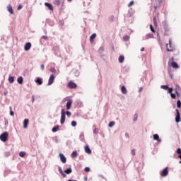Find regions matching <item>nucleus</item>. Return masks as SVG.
<instances>
[{
	"label": "nucleus",
	"instance_id": "1",
	"mask_svg": "<svg viewBox=\"0 0 181 181\" xmlns=\"http://www.w3.org/2000/svg\"><path fill=\"white\" fill-rule=\"evenodd\" d=\"M66 115H67L69 117H70L71 116V112L69 110L66 111V110L64 108L62 109L61 119H60V122L62 124H64L65 123Z\"/></svg>",
	"mask_w": 181,
	"mask_h": 181
},
{
	"label": "nucleus",
	"instance_id": "2",
	"mask_svg": "<svg viewBox=\"0 0 181 181\" xmlns=\"http://www.w3.org/2000/svg\"><path fill=\"white\" fill-rule=\"evenodd\" d=\"M163 28H164V36H169V32H170V29L168 27V23L167 20H164V21H163Z\"/></svg>",
	"mask_w": 181,
	"mask_h": 181
},
{
	"label": "nucleus",
	"instance_id": "3",
	"mask_svg": "<svg viewBox=\"0 0 181 181\" xmlns=\"http://www.w3.org/2000/svg\"><path fill=\"white\" fill-rule=\"evenodd\" d=\"M8 139V132H4L0 135V140L2 142H6Z\"/></svg>",
	"mask_w": 181,
	"mask_h": 181
},
{
	"label": "nucleus",
	"instance_id": "4",
	"mask_svg": "<svg viewBox=\"0 0 181 181\" xmlns=\"http://www.w3.org/2000/svg\"><path fill=\"white\" fill-rule=\"evenodd\" d=\"M168 174H169L168 167L164 168V169H163L161 172H160V175H161V177H167Z\"/></svg>",
	"mask_w": 181,
	"mask_h": 181
},
{
	"label": "nucleus",
	"instance_id": "5",
	"mask_svg": "<svg viewBox=\"0 0 181 181\" xmlns=\"http://www.w3.org/2000/svg\"><path fill=\"white\" fill-rule=\"evenodd\" d=\"M53 51H54V54H55L57 57H60V56H61V52H60V49H59V46H54V47H53Z\"/></svg>",
	"mask_w": 181,
	"mask_h": 181
},
{
	"label": "nucleus",
	"instance_id": "6",
	"mask_svg": "<svg viewBox=\"0 0 181 181\" xmlns=\"http://www.w3.org/2000/svg\"><path fill=\"white\" fill-rule=\"evenodd\" d=\"M175 112H177V115H175V122L179 123L181 121L180 110L178 109H175Z\"/></svg>",
	"mask_w": 181,
	"mask_h": 181
},
{
	"label": "nucleus",
	"instance_id": "7",
	"mask_svg": "<svg viewBox=\"0 0 181 181\" xmlns=\"http://www.w3.org/2000/svg\"><path fill=\"white\" fill-rule=\"evenodd\" d=\"M68 86L69 88L76 89L77 88V84L73 81H70L68 84Z\"/></svg>",
	"mask_w": 181,
	"mask_h": 181
},
{
	"label": "nucleus",
	"instance_id": "8",
	"mask_svg": "<svg viewBox=\"0 0 181 181\" xmlns=\"http://www.w3.org/2000/svg\"><path fill=\"white\" fill-rule=\"evenodd\" d=\"M72 103H73L72 99H68L66 105V107L67 110H71V106H72Z\"/></svg>",
	"mask_w": 181,
	"mask_h": 181
},
{
	"label": "nucleus",
	"instance_id": "9",
	"mask_svg": "<svg viewBox=\"0 0 181 181\" xmlns=\"http://www.w3.org/2000/svg\"><path fill=\"white\" fill-rule=\"evenodd\" d=\"M55 79V76L54 74H51L49 78V82H48V86H51L54 83Z\"/></svg>",
	"mask_w": 181,
	"mask_h": 181
},
{
	"label": "nucleus",
	"instance_id": "10",
	"mask_svg": "<svg viewBox=\"0 0 181 181\" xmlns=\"http://www.w3.org/2000/svg\"><path fill=\"white\" fill-rule=\"evenodd\" d=\"M59 158L61 159V161L62 162V163H66V157L64 155V153H59Z\"/></svg>",
	"mask_w": 181,
	"mask_h": 181
},
{
	"label": "nucleus",
	"instance_id": "11",
	"mask_svg": "<svg viewBox=\"0 0 181 181\" xmlns=\"http://www.w3.org/2000/svg\"><path fill=\"white\" fill-rule=\"evenodd\" d=\"M35 83L38 85V86H42L43 83V79L41 77H37L35 78Z\"/></svg>",
	"mask_w": 181,
	"mask_h": 181
},
{
	"label": "nucleus",
	"instance_id": "12",
	"mask_svg": "<svg viewBox=\"0 0 181 181\" xmlns=\"http://www.w3.org/2000/svg\"><path fill=\"white\" fill-rule=\"evenodd\" d=\"M31 47H32L31 42H26L25 45V47H24L25 51H26V52L29 51Z\"/></svg>",
	"mask_w": 181,
	"mask_h": 181
},
{
	"label": "nucleus",
	"instance_id": "13",
	"mask_svg": "<svg viewBox=\"0 0 181 181\" xmlns=\"http://www.w3.org/2000/svg\"><path fill=\"white\" fill-rule=\"evenodd\" d=\"M153 139L157 141V142H158V143H160L162 141V139L160 138V136L158 134H154L153 135Z\"/></svg>",
	"mask_w": 181,
	"mask_h": 181
},
{
	"label": "nucleus",
	"instance_id": "14",
	"mask_svg": "<svg viewBox=\"0 0 181 181\" xmlns=\"http://www.w3.org/2000/svg\"><path fill=\"white\" fill-rule=\"evenodd\" d=\"M45 6L48 8V9L51 11H54V8L52 4L49 3V2H45Z\"/></svg>",
	"mask_w": 181,
	"mask_h": 181
},
{
	"label": "nucleus",
	"instance_id": "15",
	"mask_svg": "<svg viewBox=\"0 0 181 181\" xmlns=\"http://www.w3.org/2000/svg\"><path fill=\"white\" fill-rule=\"evenodd\" d=\"M85 151L88 154H91L92 153V150H91V148H90V146L88 145L85 146Z\"/></svg>",
	"mask_w": 181,
	"mask_h": 181
},
{
	"label": "nucleus",
	"instance_id": "16",
	"mask_svg": "<svg viewBox=\"0 0 181 181\" xmlns=\"http://www.w3.org/2000/svg\"><path fill=\"white\" fill-rule=\"evenodd\" d=\"M29 124V119L28 118H25L23 121V128L27 129Z\"/></svg>",
	"mask_w": 181,
	"mask_h": 181
},
{
	"label": "nucleus",
	"instance_id": "17",
	"mask_svg": "<svg viewBox=\"0 0 181 181\" xmlns=\"http://www.w3.org/2000/svg\"><path fill=\"white\" fill-rule=\"evenodd\" d=\"M7 9H8V11L10 13V14L13 15L14 13L13 7L11 4L7 6Z\"/></svg>",
	"mask_w": 181,
	"mask_h": 181
},
{
	"label": "nucleus",
	"instance_id": "18",
	"mask_svg": "<svg viewBox=\"0 0 181 181\" xmlns=\"http://www.w3.org/2000/svg\"><path fill=\"white\" fill-rule=\"evenodd\" d=\"M171 66H173V68L174 69H179V65L177 62L175 61L171 62Z\"/></svg>",
	"mask_w": 181,
	"mask_h": 181
},
{
	"label": "nucleus",
	"instance_id": "19",
	"mask_svg": "<svg viewBox=\"0 0 181 181\" xmlns=\"http://www.w3.org/2000/svg\"><path fill=\"white\" fill-rule=\"evenodd\" d=\"M59 173L63 176V177H66V174L62 170V167L58 168Z\"/></svg>",
	"mask_w": 181,
	"mask_h": 181
},
{
	"label": "nucleus",
	"instance_id": "20",
	"mask_svg": "<svg viewBox=\"0 0 181 181\" xmlns=\"http://www.w3.org/2000/svg\"><path fill=\"white\" fill-rule=\"evenodd\" d=\"M96 37H97V34H96L95 33H93V34L91 35V36L90 37V42L91 43H93Z\"/></svg>",
	"mask_w": 181,
	"mask_h": 181
},
{
	"label": "nucleus",
	"instance_id": "21",
	"mask_svg": "<svg viewBox=\"0 0 181 181\" xmlns=\"http://www.w3.org/2000/svg\"><path fill=\"white\" fill-rule=\"evenodd\" d=\"M71 158H76L78 156V153L77 152V151H74L72 153H71Z\"/></svg>",
	"mask_w": 181,
	"mask_h": 181
},
{
	"label": "nucleus",
	"instance_id": "22",
	"mask_svg": "<svg viewBox=\"0 0 181 181\" xmlns=\"http://www.w3.org/2000/svg\"><path fill=\"white\" fill-rule=\"evenodd\" d=\"M72 172H73V170H72L71 167L68 168H66V169L64 170L65 174H67V175L71 174Z\"/></svg>",
	"mask_w": 181,
	"mask_h": 181
},
{
	"label": "nucleus",
	"instance_id": "23",
	"mask_svg": "<svg viewBox=\"0 0 181 181\" xmlns=\"http://www.w3.org/2000/svg\"><path fill=\"white\" fill-rule=\"evenodd\" d=\"M17 82L18 84L22 85L23 83V78L22 76H19L17 79Z\"/></svg>",
	"mask_w": 181,
	"mask_h": 181
},
{
	"label": "nucleus",
	"instance_id": "24",
	"mask_svg": "<svg viewBox=\"0 0 181 181\" xmlns=\"http://www.w3.org/2000/svg\"><path fill=\"white\" fill-rule=\"evenodd\" d=\"M121 90H122V93H123L124 95H126L127 93V89L125 86H122Z\"/></svg>",
	"mask_w": 181,
	"mask_h": 181
},
{
	"label": "nucleus",
	"instance_id": "25",
	"mask_svg": "<svg viewBox=\"0 0 181 181\" xmlns=\"http://www.w3.org/2000/svg\"><path fill=\"white\" fill-rule=\"evenodd\" d=\"M125 59V57L124 55L119 56V63L122 64Z\"/></svg>",
	"mask_w": 181,
	"mask_h": 181
},
{
	"label": "nucleus",
	"instance_id": "26",
	"mask_svg": "<svg viewBox=\"0 0 181 181\" xmlns=\"http://www.w3.org/2000/svg\"><path fill=\"white\" fill-rule=\"evenodd\" d=\"M59 124H57L56 126H54V127L52 128V132H53V133L57 132V131L59 130Z\"/></svg>",
	"mask_w": 181,
	"mask_h": 181
},
{
	"label": "nucleus",
	"instance_id": "27",
	"mask_svg": "<svg viewBox=\"0 0 181 181\" xmlns=\"http://www.w3.org/2000/svg\"><path fill=\"white\" fill-rule=\"evenodd\" d=\"M177 158L181 160V148H177Z\"/></svg>",
	"mask_w": 181,
	"mask_h": 181
},
{
	"label": "nucleus",
	"instance_id": "28",
	"mask_svg": "<svg viewBox=\"0 0 181 181\" xmlns=\"http://www.w3.org/2000/svg\"><path fill=\"white\" fill-rule=\"evenodd\" d=\"M14 79H15V76H9V78H8V82H9L11 84H12V83H14Z\"/></svg>",
	"mask_w": 181,
	"mask_h": 181
},
{
	"label": "nucleus",
	"instance_id": "29",
	"mask_svg": "<svg viewBox=\"0 0 181 181\" xmlns=\"http://www.w3.org/2000/svg\"><path fill=\"white\" fill-rule=\"evenodd\" d=\"M171 71H172L171 68L168 67V75H170V78H171V79H173L174 74Z\"/></svg>",
	"mask_w": 181,
	"mask_h": 181
},
{
	"label": "nucleus",
	"instance_id": "30",
	"mask_svg": "<svg viewBox=\"0 0 181 181\" xmlns=\"http://www.w3.org/2000/svg\"><path fill=\"white\" fill-rule=\"evenodd\" d=\"M154 35L153 33H147V35H146V39L148 40L149 38H153Z\"/></svg>",
	"mask_w": 181,
	"mask_h": 181
},
{
	"label": "nucleus",
	"instance_id": "31",
	"mask_svg": "<svg viewBox=\"0 0 181 181\" xmlns=\"http://www.w3.org/2000/svg\"><path fill=\"white\" fill-rule=\"evenodd\" d=\"M174 90V88L173 87H169L168 89H167V93L172 94Z\"/></svg>",
	"mask_w": 181,
	"mask_h": 181
},
{
	"label": "nucleus",
	"instance_id": "32",
	"mask_svg": "<svg viewBox=\"0 0 181 181\" xmlns=\"http://www.w3.org/2000/svg\"><path fill=\"white\" fill-rule=\"evenodd\" d=\"M160 88L163 90H168L169 89V86L168 85H161Z\"/></svg>",
	"mask_w": 181,
	"mask_h": 181
},
{
	"label": "nucleus",
	"instance_id": "33",
	"mask_svg": "<svg viewBox=\"0 0 181 181\" xmlns=\"http://www.w3.org/2000/svg\"><path fill=\"white\" fill-rule=\"evenodd\" d=\"M130 37L127 35L123 36V41L128 42L129 40Z\"/></svg>",
	"mask_w": 181,
	"mask_h": 181
},
{
	"label": "nucleus",
	"instance_id": "34",
	"mask_svg": "<svg viewBox=\"0 0 181 181\" xmlns=\"http://www.w3.org/2000/svg\"><path fill=\"white\" fill-rule=\"evenodd\" d=\"M115 121H110V122H109V124H108V127H110V128H112L113 126H115Z\"/></svg>",
	"mask_w": 181,
	"mask_h": 181
},
{
	"label": "nucleus",
	"instance_id": "35",
	"mask_svg": "<svg viewBox=\"0 0 181 181\" xmlns=\"http://www.w3.org/2000/svg\"><path fill=\"white\" fill-rule=\"evenodd\" d=\"M25 155H26V152H25V151H21V152L19 153V156H20V157H21V158L25 157Z\"/></svg>",
	"mask_w": 181,
	"mask_h": 181
},
{
	"label": "nucleus",
	"instance_id": "36",
	"mask_svg": "<svg viewBox=\"0 0 181 181\" xmlns=\"http://www.w3.org/2000/svg\"><path fill=\"white\" fill-rule=\"evenodd\" d=\"M150 30L151 31V33H156V30L154 28V27L153 26L152 24H150Z\"/></svg>",
	"mask_w": 181,
	"mask_h": 181
},
{
	"label": "nucleus",
	"instance_id": "37",
	"mask_svg": "<svg viewBox=\"0 0 181 181\" xmlns=\"http://www.w3.org/2000/svg\"><path fill=\"white\" fill-rule=\"evenodd\" d=\"M54 4L59 6L61 4L60 0H54Z\"/></svg>",
	"mask_w": 181,
	"mask_h": 181
},
{
	"label": "nucleus",
	"instance_id": "38",
	"mask_svg": "<svg viewBox=\"0 0 181 181\" xmlns=\"http://www.w3.org/2000/svg\"><path fill=\"white\" fill-rule=\"evenodd\" d=\"M177 107L179 109L181 108V100H177Z\"/></svg>",
	"mask_w": 181,
	"mask_h": 181
},
{
	"label": "nucleus",
	"instance_id": "39",
	"mask_svg": "<svg viewBox=\"0 0 181 181\" xmlns=\"http://www.w3.org/2000/svg\"><path fill=\"white\" fill-rule=\"evenodd\" d=\"M180 90H181L180 86L178 84L175 85V92H178Z\"/></svg>",
	"mask_w": 181,
	"mask_h": 181
},
{
	"label": "nucleus",
	"instance_id": "40",
	"mask_svg": "<svg viewBox=\"0 0 181 181\" xmlns=\"http://www.w3.org/2000/svg\"><path fill=\"white\" fill-rule=\"evenodd\" d=\"M79 139H80V140H81V141H84V134H83V132H82V133L81 134Z\"/></svg>",
	"mask_w": 181,
	"mask_h": 181
},
{
	"label": "nucleus",
	"instance_id": "41",
	"mask_svg": "<svg viewBox=\"0 0 181 181\" xmlns=\"http://www.w3.org/2000/svg\"><path fill=\"white\" fill-rule=\"evenodd\" d=\"M9 109H10V115L12 116V117H13L14 115H15V113H14V112L12 110V107L10 106Z\"/></svg>",
	"mask_w": 181,
	"mask_h": 181
},
{
	"label": "nucleus",
	"instance_id": "42",
	"mask_svg": "<svg viewBox=\"0 0 181 181\" xmlns=\"http://www.w3.org/2000/svg\"><path fill=\"white\" fill-rule=\"evenodd\" d=\"M115 21V16H110V17H109V22H114Z\"/></svg>",
	"mask_w": 181,
	"mask_h": 181
},
{
	"label": "nucleus",
	"instance_id": "43",
	"mask_svg": "<svg viewBox=\"0 0 181 181\" xmlns=\"http://www.w3.org/2000/svg\"><path fill=\"white\" fill-rule=\"evenodd\" d=\"M137 119H138V114L136 113V114H134V116L133 117V122H136Z\"/></svg>",
	"mask_w": 181,
	"mask_h": 181
},
{
	"label": "nucleus",
	"instance_id": "44",
	"mask_svg": "<svg viewBox=\"0 0 181 181\" xmlns=\"http://www.w3.org/2000/svg\"><path fill=\"white\" fill-rule=\"evenodd\" d=\"M76 125H77L76 121V120H73V121L71 122V126H72L73 127H76Z\"/></svg>",
	"mask_w": 181,
	"mask_h": 181
},
{
	"label": "nucleus",
	"instance_id": "45",
	"mask_svg": "<svg viewBox=\"0 0 181 181\" xmlns=\"http://www.w3.org/2000/svg\"><path fill=\"white\" fill-rule=\"evenodd\" d=\"M104 51H105V47H103V46H101V47H100V49H99V52H100V54H103Z\"/></svg>",
	"mask_w": 181,
	"mask_h": 181
},
{
	"label": "nucleus",
	"instance_id": "46",
	"mask_svg": "<svg viewBox=\"0 0 181 181\" xmlns=\"http://www.w3.org/2000/svg\"><path fill=\"white\" fill-rule=\"evenodd\" d=\"M170 96H171V99L175 100L176 99V93H171L170 94Z\"/></svg>",
	"mask_w": 181,
	"mask_h": 181
},
{
	"label": "nucleus",
	"instance_id": "47",
	"mask_svg": "<svg viewBox=\"0 0 181 181\" xmlns=\"http://www.w3.org/2000/svg\"><path fill=\"white\" fill-rule=\"evenodd\" d=\"M50 72H52L53 74H56L57 73L56 69L54 67H51Z\"/></svg>",
	"mask_w": 181,
	"mask_h": 181
},
{
	"label": "nucleus",
	"instance_id": "48",
	"mask_svg": "<svg viewBox=\"0 0 181 181\" xmlns=\"http://www.w3.org/2000/svg\"><path fill=\"white\" fill-rule=\"evenodd\" d=\"M153 23H154L155 26H157V20L156 16L153 17Z\"/></svg>",
	"mask_w": 181,
	"mask_h": 181
},
{
	"label": "nucleus",
	"instance_id": "49",
	"mask_svg": "<svg viewBox=\"0 0 181 181\" xmlns=\"http://www.w3.org/2000/svg\"><path fill=\"white\" fill-rule=\"evenodd\" d=\"M74 74L76 77H78L80 75V71L78 70H76Z\"/></svg>",
	"mask_w": 181,
	"mask_h": 181
},
{
	"label": "nucleus",
	"instance_id": "50",
	"mask_svg": "<svg viewBox=\"0 0 181 181\" xmlns=\"http://www.w3.org/2000/svg\"><path fill=\"white\" fill-rule=\"evenodd\" d=\"M99 132V129L98 128H95L94 130H93V133L95 134H98Z\"/></svg>",
	"mask_w": 181,
	"mask_h": 181
},
{
	"label": "nucleus",
	"instance_id": "51",
	"mask_svg": "<svg viewBox=\"0 0 181 181\" xmlns=\"http://www.w3.org/2000/svg\"><path fill=\"white\" fill-rule=\"evenodd\" d=\"M85 172H90V167H86L85 169H84Z\"/></svg>",
	"mask_w": 181,
	"mask_h": 181
},
{
	"label": "nucleus",
	"instance_id": "52",
	"mask_svg": "<svg viewBox=\"0 0 181 181\" xmlns=\"http://www.w3.org/2000/svg\"><path fill=\"white\" fill-rule=\"evenodd\" d=\"M168 45H170V48H172V39L170 38V40H168Z\"/></svg>",
	"mask_w": 181,
	"mask_h": 181
},
{
	"label": "nucleus",
	"instance_id": "53",
	"mask_svg": "<svg viewBox=\"0 0 181 181\" xmlns=\"http://www.w3.org/2000/svg\"><path fill=\"white\" fill-rule=\"evenodd\" d=\"M134 4V1H132L130 3H129V5H127V6L131 7Z\"/></svg>",
	"mask_w": 181,
	"mask_h": 181
},
{
	"label": "nucleus",
	"instance_id": "54",
	"mask_svg": "<svg viewBox=\"0 0 181 181\" xmlns=\"http://www.w3.org/2000/svg\"><path fill=\"white\" fill-rule=\"evenodd\" d=\"M23 6L22 4H19L18 6V11H20L23 8Z\"/></svg>",
	"mask_w": 181,
	"mask_h": 181
},
{
	"label": "nucleus",
	"instance_id": "55",
	"mask_svg": "<svg viewBox=\"0 0 181 181\" xmlns=\"http://www.w3.org/2000/svg\"><path fill=\"white\" fill-rule=\"evenodd\" d=\"M4 122H5V126H8V119L5 118V119H4Z\"/></svg>",
	"mask_w": 181,
	"mask_h": 181
},
{
	"label": "nucleus",
	"instance_id": "56",
	"mask_svg": "<svg viewBox=\"0 0 181 181\" xmlns=\"http://www.w3.org/2000/svg\"><path fill=\"white\" fill-rule=\"evenodd\" d=\"M132 155L135 156L136 155V150L134 148L132 149Z\"/></svg>",
	"mask_w": 181,
	"mask_h": 181
},
{
	"label": "nucleus",
	"instance_id": "57",
	"mask_svg": "<svg viewBox=\"0 0 181 181\" xmlns=\"http://www.w3.org/2000/svg\"><path fill=\"white\" fill-rule=\"evenodd\" d=\"M42 39L45 40H48V36H47V35H42Z\"/></svg>",
	"mask_w": 181,
	"mask_h": 181
},
{
	"label": "nucleus",
	"instance_id": "58",
	"mask_svg": "<svg viewBox=\"0 0 181 181\" xmlns=\"http://www.w3.org/2000/svg\"><path fill=\"white\" fill-rule=\"evenodd\" d=\"M98 177H101V178H103V179H104V180H107V178H105L104 175H102V174H99V175H98Z\"/></svg>",
	"mask_w": 181,
	"mask_h": 181
},
{
	"label": "nucleus",
	"instance_id": "59",
	"mask_svg": "<svg viewBox=\"0 0 181 181\" xmlns=\"http://www.w3.org/2000/svg\"><path fill=\"white\" fill-rule=\"evenodd\" d=\"M166 46H167V52H173V49H170L168 47V44H167Z\"/></svg>",
	"mask_w": 181,
	"mask_h": 181
},
{
	"label": "nucleus",
	"instance_id": "60",
	"mask_svg": "<svg viewBox=\"0 0 181 181\" xmlns=\"http://www.w3.org/2000/svg\"><path fill=\"white\" fill-rule=\"evenodd\" d=\"M124 136L126 137V139H129V134L127 132L124 134Z\"/></svg>",
	"mask_w": 181,
	"mask_h": 181
},
{
	"label": "nucleus",
	"instance_id": "61",
	"mask_svg": "<svg viewBox=\"0 0 181 181\" xmlns=\"http://www.w3.org/2000/svg\"><path fill=\"white\" fill-rule=\"evenodd\" d=\"M6 157H8L10 156V152H5Z\"/></svg>",
	"mask_w": 181,
	"mask_h": 181
},
{
	"label": "nucleus",
	"instance_id": "62",
	"mask_svg": "<svg viewBox=\"0 0 181 181\" xmlns=\"http://www.w3.org/2000/svg\"><path fill=\"white\" fill-rule=\"evenodd\" d=\"M101 58H102L104 61L106 60V59H105V54H102V55H101Z\"/></svg>",
	"mask_w": 181,
	"mask_h": 181
},
{
	"label": "nucleus",
	"instance_id": "63",
	"mask_svg": "<svg viewBox=\"0 0 181 181\" xmlns=\"http://www.w3.org/2000/svg\"><path fill=\"white\" fill-rule=\"evenodd\" d=\"M60 5H61L62 8H63V6L64 5V0H63L62 2L60 3Z\"/></svg>",
	"mask_w": 181,
	"mask_h": 181
},
{
	"label": "nucleus",
	"instance_id": "64",
	"mask_svg": "<svg viewBox=\"0 0 181 181\" xmlns=\"http://www.w3.org/2000/svg\"><path fill=\"white\" fill-rule=\"evenodd\" d=\"M5 40H4V35H1V41L2 42V41H4Z\"/></svg>",
	"mask_w": 181,
	"mask_h": 181
}]
</instances>
